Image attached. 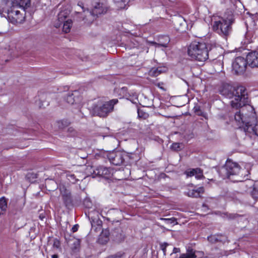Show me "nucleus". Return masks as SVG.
<instances>
[{
  "mask_svg": "<svg viewBox=\"0 0 258 258\" xmlns=\"http://www.w3.org/2000/svg\"><path fill=\"white\" fill-rule=\"evenodd\" d=\"M130 0H113L114 3L118 9H123L126 6Z\"/></svg>",
  "mask_w": 258,
  "mask_h": 258,
  "instance_id": "obj_24",
  "label": "nucleus"
},
{
  "mask_svg": "<svg viewBox=\"0 0 258 258\" xmlns=\"http://www.w3.org/2000/svg\"><path fill=\"white\" fill-rule=\"evenodd\" d=\"M67 178L72 183H75L77 181L82 180L83 178V176L81 175V173L79 172H76L74 173L68 172L67 173Z\"/></svg>",
  "mask_w": 258,
  "mask_h": 258,
  "instance_id": "obj_18",
  "label": "nucleus"
},
{
  "mask_svg": "<svg viewBox=\"0 0 258 258\" xmlns=\"http://www.w3.org/2000/svg\"><path fill=\"white\" fill-rule=\"evenodd\" d=\"M208 240L210 242L215 243L223 241V237L222 235H212L208 237Z\"/></svg>",
  "mask_w": 258,
  "mask_h": 258,
  "instance_id": "obj_23",
  "label": "nucleus"
},
{
  "mask_svg": "<svg viewBox=\"0 0 258 258\" xmlns=\"http://www.w3.org/2000/svg\"><path fill=\"white\" fill-rule=\"evenodd\" d=\"M65 100L68 104L73 105L79 104L81 100V98L79 96L78 92L75 91L73 93L68 94L65 98Z\"/></svg>",
  "mask_w": 258,
  "mask_h": 258,
  "instance_id": "obj_13",
  "label": "nucleus"
},
{
  "mask_svg": "<svg viewBox=\"0 0 258 258\" xmlns=\"http://www.w3.org/2000/svg\"><path fill=\"white\" fill-rule=\"evenodd\" d=\"M107 7L102 3L95 2L92 4L91 10L88 9L84 11V17L83 20L87 23L93 22L99 15L105 13L107 12Z\"/></svg>",
  "mask_w": 258,
  "mask_h": 258,
  "instance_id": "obj_8",
  "label": "nucleus"
},
{
  "mask_svg": "<svg viewBox=\"0 0 258 258\" xmlns=\"http://www.w3.org/2000/svg\"><path fill=\"white\" fill-rule=\"evenodd\" d=\"M247 64L246 59L240 56L237 57L232 63L233 71L236 74H241L245 71Z\"/></svg>",
  "mask_w": 258,
  "mask_h": 258,
  "instance_id": "obj_9",
  "label": "nucleus"
},
{
  "mask_svg": "<svg viewBox=\"0 0 258 258\" xmlns=\"http://www.w3.org/2000/svg\"><path fill=\"white\" fill-rule=\"evenodd\" d=\"M59 190L65 205L66 206H68L72 202V198L70 191L68 190L64 185L60 186Z\"/></svg>",
  "mask_w": 258,
  "mask_h": 258,
  "instance_id": "obj_12",
  "label": "nucleus"
},
{
  "mask_svg": "<svg viewBox=\"0 0 258 258\" xmlns=\"http://www.w3.org/2000/svg\"><path fill=\"white\" fill-rule=\"evenodd\" d=\"M184 173L187 177L195 176L197 179H201L204 177L203 170L200 168L191 169L185 171Z\"/></svg>",
  "mask_w": 258,
  "mask_h": 258,
  "instance_id": "obj_16",
  "label": "nucleus"
},
{
  "mask_svg": "<svg viewBox=\"0 0 258 258\" xmlns=\"http://www.w3.org/2000/svg\"><path fill=\"white\" fill-rule=\"evenodd\" d=\"M169 244L167 242L162 243L160 244V248L163 252L164 255L166 254V248Z\"/></svg>",
  "mask_w": 258,
  "mask_h": 258,
  "instance_id": "obj_33",
  "label": "nucleus"
},
{
  "mask_svg": "<svg viewBox=\"0 0 258 258\" xmlns=\"http://www.w3.org/2000/svg\"><path fill=\"white\" fill-rule=\"evenodd\" d=\"M195 251L191 248H188L185 253H182L179 258H196Z\"/></svg>",
  "mask_w": 258,
  "mask_h": 258,
  "instance_id": "obj_25",
  "label": "nucleus"
},
{
  "mask_svg": "<svg viewBox=\"0 0 258 258\" xmlns=\"http://www.w3.org/2000/svg\"><path fill=\"white\" fill-rule=\"evenodd\" d=\"M234 22L233 12L231 10H227L222 17L214 22L213 29L221 36L226 37L230 34L232 31L231 25Z\"/></svg>",
  "mask_w": 258,
  "mask_h": 258,
  "instance_id": "obj_4",
  "label": "nucleus"
},
{
  "mask_svg": "<svg viewBox=\"0 0 258 258\" xmlns=\"http://www.w3.org/2000/svg\"><path fill=\"white\" fill-rule=\"evenodd\" d=\"M69 244L72 245V248L73 250H76L79 248L80 245V240L79 239L72 238L68 241Z\"/></svg>",
  "mask_w": 258,
  "mask_h": 258,
  "instance_id": "obj_26",
  "label": "nucleus"
},
{
  "mask_svg": "<svg viewBox=\"0 0 258 258\" xmlns=\"http://www.w3.org/2000/svg\"><path fill=\"white\" fill-rule=\"evenodd\" d=\"M167 70V69L165 67L153 68L150 70L149 74L151 77H157L161 73L166 72Z\"/></svg>",
  "mask_w": 258,
  "mask_h": 258,
  "instance_id": "obj_19",
  "label": "nucleus"
},
{
  "mask_svg": "<svg viewBox=\"0 0 258 258\" xmlns=\"http://www.w3.org/2000/svg\"><path fill=\"white\" fill-rule=\"evenodd\" d=\"M7 11V19L14 24H21L25 19V9L30 6V0H14Z\"/></svg>",
  "mask_w": 258,
  "mask_h": 258,
  "instance_id": "obj_3",
  "label": "nucleus"
},
{
  "mask_svg": "<svg viewBox=\"0 0 258 258\" xmlns=\"http://www.w3.org/2000/svg\"><path fill=\"white\" fill-rule=\"evenodd\" d=\"M204 192L203 187H200L197 189L188 188L187 191L185 192V194L189 197L192 198H198L201 197V195Z\"/></svg>",
  "mask_w": 258,
  "mask_h": 258,
  "instance_id": "obj_14",
  "label": "nucleus"
},
{
  "mask_svg": "<svg viewBox=\"0 0 258 258\" xmlns=\"http://www.w3.org/2000/svg\"><path fill=\"white\" fill-rule=\"evenodd\" d=\"M252 110L251 106H246L236 111L234 115V120L240 131H243L246 135L247 133H253L258 136V119L252 113H247V111Z\"/></svg>",
  "mask_w": 258,
  "mask_h": 258,
  "instance_id": "obj_1",
  "label": "nucleus"
},
{
  "mask_svg": "<svg viewBox=\"0 0 258 258\" xmlns=\"http://www.w3.org/2000/svg\"><path fill=\"white\" fill-rule=\"evenodd\" d=\"M78 229V225L76 224L75 225H74L72 228V230L73 232H76Z\"/></svg>",
  "mask_w": 258,
  "mask_h": 258,
  "instance_id": "obj_37",
  "label": "nucleus"
},
{
  "mask_svg": "<svg viewBox=\"0 0 258 258\" xmlns=\"http://www.w3.org/2000/svg\"><path fill=\"white\" fill-rule=\"evenodd\" d=\"M245 185L249 184L252 185L253 190L251 191V196L255 200L258 199V181H255L254 183L252 181L247 180L245 183Z\"/></svg>",
  "mask_w": 258,
  "mask_h": 258,
  "instance_id": "obj_20",
  "label": "nucleus"
},
{
  "mask_svg": "<svg viewBox=\"0 0 258 258\" xmlns=\"http://www.w3.org/2000/svg\"><path fill=\"white\" fill-rule=\"evenodd\" d=\"M108 158L110 163L115 165H120L124 161L122 154L119 152L109 153L108 154Z\"/></svg>",
  "mask_w": 258,
  "mask_h": 258,
  "instance_id": "obj_10",
  "label": "nucleus"
},
{
  "mask_svg": "<svg viewBox=\"0 0 258 258\" xmlns=\"http://www.w3.org/2000/svg\"><path fill=\"white\" fill-rule=\"evenodd\" d=\"M165 39H166V42L165 43H155V44L156 45V47H160V46H162V47H167V45L168 44V43L169 42V38L168 37H165Z\"/></svg>",
  "mask_w": 258,
  "mask_h": 258,
  "instance_id": "obj_32",
  "label": "nucleus"
},
{
  "mask_svg": "<svg viewBox=\"0 0 258 258\" xmlns=\"http://www.w3.org/2000/svg\"><path fill=\"white\" fill-rule=\"evenodd\" d=\"M237 216V214H230L229 216V219H234Z\"/></svg>",
  "mask_w": 258,
  "mask_h": 258,
  "instance_id": "obj_38",
  "label": "nucleus"
},
{
  "mask_svg": "<svg viewBox=\"0 0 258 258\" xmlns=\"http://www.w3.org/2000/svg\"><path fill=\"white\" fill-rule=\"evenodd\" d=\"M62 23L63 24L62 27V31L64 33H69L70 31L72 26V20L70 19H67L66 21L62 22Z\"/></svg>",
  "mask_w": 258,
  "mask_h": 258,
  "instance_id": "obj_27",
  "label": "nucleus"
},
{
  "mask_svg": "<svg viewBox=\"0 0 258 258\" xmlns=\"http://www.w3.org/2000/svg\"><path fill=\"white\" fill-rule=\"evenodd\" d=\"M180 252V249L179 248L174 247L173 249V253H177Z\"/></svg>",
  "mask_w": 258,
  "mask_h": 258,
  "instance_id": "obj_39",
  "label": "nucleus"
},
{
  "mask_svg": "<svg viewBox=\"0 0 258 258\" xmlns=\"http://www.w3.org/2000/svg\"><path fill=\"white\" fill-rule=\"evenodd\" d=\"M97 174L105 178H108L113 174V170L111 168L100 166L96 169Z\"/></svg>",
  "mask_w": 258,
  "mask_h": 258,
  "instance_id": "obj_15",
  "label": "nucleus"
},
{
  "mask_svg": "<svg viewBox=\"0 0 258 258\" xmlns=\"http://www.w3.org/2000/svg\"><path fill=\"white\" fill-rule=\"evenodd\" d=\"M70 12L68 10L61 11L57 15L58 22L55 24V27H59L60 25L67 20V17L69 15Z\"/></svg>",
  "mask_w": 258,
  "mask_h": 258,
  "instance_id": "obj_17",
  "label": "nucleus"
},
{
  "mask_svg": "<svg viewBox=\"0 0 258 258\" xmlns=\"http://www.w3.org/2000/svg\"><path fill=\"white\" fill-rule=\"evenodd\" d=\"M56 125L58 128L61 129L64 127L66 124L64 123L63 121L59 120L56 122Z\"/></svg>",
  "mask_w": 258,
  "mask_h": 258,
  "instance_id": "obj_35",
  "label": "nucleus"
},
{
  "mask_svg": "<svg viewBox=\"0 0 258 258\" xmlns=\"http://www.w3.org/2000/svg\"><path fill=\"white\" fill-rule=\"evenodd\" d=\"M68 131H70V132H72V131H73V128H69L68 129Z\"/></svg>",
  "mask_w": 258,
  "mask_h": 258,
  "instance_id": "obj_45",
  "label": "nucleus"
},
{
  "mask_svg": "<svg viewBox=\"0 0 258 258\" xmlns=\"http://www.w3.org/2000/svg\"><path fill=\"white\" fill-rule=\"evenodd\" d=\"M60 246V243L58 240L55 239L54 240L53 247L56 249H59Z\"/></svg>",
  "mask_w": 258,
  "mask_h": 258,
  "instance_id": "obj_36",
  "label": "nucleus"
},
{
  "mask_svg": "<svg viewBox=\"0 0 258 258\" xmlns=\"http://www.w3.org/2000/svg\"><path fill=\"white\" fill-rule=\"evenodd\" d=\"M49 183L53 184L54 185H55V184H56V183L53 180H50L47 181V184H49Z\"/></svg>",
  "mask_w": 258,
  "mask_h": 258,
  "instance_id": "obj_40",
  "label": "nucleus"
},
{
  "mask_svg": "<svg viewBox=\"0 0 258 258\" xmlns=\"http://www.w3.org/2000/svg\"><path fill=\"white\" fill-rule=\"evenodd\" d=\"M195 112L198 115H201L204 117L205 118H207V113L202 112L199 109L195 108Z\"/></svg>",
  "mask_w": 258,
  "mask_h": 258,
  "instance_id": "obj_34",
  "label": "nucleus"
},
{
  "mask_svg": "<svg viewBox=\"0 0 258 258\" xmlns=\"http://www.w3.org/2000/svg\"><path fill=\"white\" fill-rule=\"evenodd\" d=\"M244 139L247 140H249L250 139V137L249 136H246V137Z\"/></svg>",
  "mask_w": 258,
  "mask_h": 258,
  "instance_id": "obj_44",
  "label": "nucleus"
},
{
  "mask_svg": "<svg viewBox=\"0 0 258 258\" xmlns=\"http://www.w3.org/2000/svg\"><path fill=\"white\" fill-rule=\"evenodd\" d=\"M52 258H58V255L57 254H53L51 255Z\"/></svg>",
  "mask_w": 258,
  "mask_h": 258,
  "instance_id": "obj_42",
  "label": "nucleus"
},
{
  "mask_svg": "<svg viewBox=\"0 0 258 258\" xmlns=\"http://www.w3.org/2000/svg\"><path fill=\"white\" fill-rule=\"evenodd\" d=\"M242 170L239 165L231 160H227L224 166H222L219 169V174L223 178H228L232 179L234 175L238 176V178L235 181H240L242 177Z\"/></svg>",
  "mask_w": 258,
  "mask_h": 258,
  "instance_id": "obj_7",
  "label": "nucleus"
},
{
  "mask_svg": "<svg viewBox=\"0 0 258 258\" xmlns=\"http://www.w3.org/2000/svg\"><path fill=\"white\" fill-rule=\"evenodd\" d=\"M109 240V232L107 231H103L101 233L98 238V241L102 244H104Z\"/></svg>",
  "mask_w": 258,
  "mask_h": 258,
  "instance_id": "obj_21",
  "label": "nucleus"
},
{
  "mask_svg": "<svg viewBox=\"0 0 258 258\" xmlns=\"http://www.w3.org/2000/svg\"><path fill=\"white\" fill-rule=\"evenodd\" d=\"M138 117L142 119H146L148 118L149 116L148 113L144 111L143 109H138Z\"/></svg>",
  "mask_w": 258,
  "mask_h": 258,
  "instance_id": "obj_29",
  "label": "nucleus"
},
{
  "mask_svg": "<svg viewBox=\"0 0 258 258\" xmlns=\"http://www.w3.org/2000/svg\"><path fill=\"white\" fill-rule=\"evenodd\" d=\"M117 102L116 99L106 102L98 100L93 103L90 109V113L93 116L105 117L113 110L114 105Z\"/></svg>",
  "mask_w": 258,
  "mask_h": 258,
  "instance_id": "obj_6",
  "label": "nucleus"
},
{
  "mask_svg": "<svg viewBox=\"0 0 258 258\" xmlns=\"http://www.w3.org/2000/svg\"><path fill=\"white\" fill-rule=\"evenodd\" d=\"M184 147V145L182 143H174L171 146V148L175 151H178L181 150Z\"/></svg>",
  "mask_w": 258,
  "mask_h": 258,
  "instance_id": "obj_28",
  "label": "nucleus"
},
{
  "mask_svg": "<svg viewBox=\"0 0 258 258\" xmlns=\"http://www.w3.org/2000/svg\"><path fill=\"white\" fill-rule=\"evenodd\" d=\"M86 203H87L86 206L88 207H89V201L88 200H85L84 201V204H86Z\"/></svg>",
  "mask_w": 258,
  "mask_h": 258,
  "instance_id": "obj_41",
  "label": "nucleus"
},
{
  "mask_svg": "<svg viewBox=\"0 0 258 258\" xmlns=\"http://www.w3.org/2000/svg\"><path fill=\"white\" fill-rule=\"evenodd\" d=\"M210 46L204 42H192L188 48V54L192 59L203 62L209 57Z\"/></svg>",
  "mask_w": 258,
  "mask_h": 258,
  "instance_id": "obj_5",
  "label": "nucleus"
},
{
  "mask_svg": "<svg viewBox=\"0 0 258 258\" xmlns=\"http://www.w3.org/2000/svg\"><path fill=\"white\" fill-rule=\"evenodd\" d=\"M247 64L251 68H258V51L249 53L246 56Z\"/></svg>",
  "mask_w": 258,
  "mask_h": 258,
  "instance_id": "obj_11",
  "label": "nucleus"
},
{
  "mask_svg": "<svg viewBox=\"0 0 258 258\" xmlns=\"http://www.w3.org/2000/svg\"><path fill=\"white\" fill-rule=\"evenodd\" d=\"M160 85H161V84H160V83H158V85H157V86H158V87H159L160 89H162V90H164V89L162 87H161V86H160Z\"/></svg>",
  "mask_w": 258,
  "mask_h": 258,
  "instance_id": "obj_43",
  "label": "nucleus"
},
{
  "mask_svg": "<svg viewBox=\"0 0 258 258\" xmlns=\"http://www.w3.org/2000/svg\"><path fill=\"white\" fill-rule=\"evenodd\" d=\"M7 200L5 197L0 199V215L4 214L7 209Z\"/></svg>",
  "mask_w": 258,
  "mask_h": 258,
  "instance_id": "obj_22",
  "label": "nucleus"
},
{
  "mask_svg": "<svg viewBox=\"0 0 258 258\" xmlns=\"http://www.w3.org/2000/svg\"><path fill=\"white\" fill-rule=\"evenodd\" d=\"M160 220L164 221L165 223L167 224H174V223L175 222V218H161Z\"/></svg>",
  "mask_w": 258,
  "mask_h": 258,
  "instance_id": "obj_31",
  "label": "nucleus"
},
{
  "mask_svg": "<svg viewBox=\"0 0 258 258\" xmlns=\"http://www.w3.org/2000/svg\"><path fill=\"white\" fill-rule=\"evenodd\" d=\"M112 235L114 237V240L118 242H121L124 238V234L121 233H117L114 232L113 233Z\"/></svg>",
  "mask_w": 258,
  "mask_h": 258,
  "instance_id": "obj_30",
  "label": "nucleus"
},
{
  "mask_svg": "<svg viewBox=\"0 0 258 258\" xmlns=\"http://www.w3.org/2000/svg\"><path fill=\"white\" fill-rule=\"evenodd\" d=\"M178 21H180L181 20H182V18H178Z\"/></svg>",
  "mask_w": 258,
  "mask_h": 258,
  "instance_id": "obj_46",
  "label": "nucleus"
},
{
  "mask_svg": "<svg viewBox=\"0 0 258 258\" xmlns=\"http://www.w3.org/2000/svg\"><path fill=\"white\" fill-rule=\"evenodd\" d=\"M220 93L225 97L232 99L231 105L233 108L242 107L248 102L247 92L243 86L235 88L229 84H224Z\"/></svg>",
  "mask_w": 258,
  "mask_h": 258,
  "instance_id": "obj_2",
  "label": "nucleus"
}]
</instances>
